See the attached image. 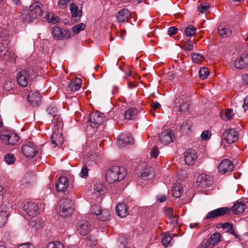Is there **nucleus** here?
<instances>
[{
  "label": "nucleus",
  "instance_id": "nucleus-9",
  "mask_svg": "<svg viewBox=\"0 0 248 248\" xmlns=\"http://www.w3.org/2000/svg\"><path fill=\"white\" fill-rule=\"evenodd\" d=\"M36 148V146L33 143L28 142L27 144L22 146V150L23 153L26 156L33 157L37 152Z\"/></svg>",
  "mask_w": 248,
  "mask_h": 248
},
{
  "label": "nucleus",
  "instance_id": "nucleus-59",
  "mask_svg": "<svg viewBox=\"0 0 248 248\" xmlns=\"http://www.w3.org/2000/svg\"><path fill=\"white\" fill-rule=\"evenodd\" d=\"M211 136V134L209 133V131L208 130L203 131L201 137L204 140H208L210 139Z\"/></svg>",
  "mask_w": 248,
  "mask_h": 248
},
{
  "label": "nucleus",
  "instance_id": "nucleus-64",
  "mask_svg": "<svg viewBox=\"0 0 248 248\" xmlns=\"http://www.w3.org/2000/svg\"><path fill=\"white\" fill-rule=\"evenodd\" d=\"M18 248H34V246L31 243H25L20 245Z\"/></svg>",
  "mask_w": 248,
  "mask_h": 248
},
{
  "label": "nucleus",
  "instance_id": "nucleus-13",
  "mask_svg": "<svg viewBox=\"0 0 248 248\" xmlns=\"http://www.w3.org/2000/svg\"><path fill=\"white\" fill-rule=\"evenodd\" d=\"M26 213L31 217H35L38 213L39 207L35 202H28L23 206Z\"/></svg>",
  "mask_w": 248,
  "mask_h": 248
},
{
  "label": "nucleus",
  "instance_id": "nucleus-40",
  "mask_svg": "<svg viewBox=\"0 0 248 248\" xmlns=\"http://www.w3.org/2000/svg\"><path fill=\"white\" fill-rule=\"evenodd\" d=\"M191 58L194 62L199 63L203 61L204 57L199 53H193L191 55Z\"/></svg>",
  "mask_w": 248,
  "mask_h": 248
},
{
  "label": "nucleus",
  "instance_id": "nucleus-20",
  "mask_svg": "<svg viewBox=\"0 0 248 248\" xmlns=\"http://www.w3.org/2000/svg\"><path fill=\"white\" fill-rule=\"evenodd\" d=\"M69 185L68 180L66 177H60L58 181L56 183V188L58 192H64Z\"/></svg>",
  "mask_w": 248,
  "mask_h": 248
},
{
  "label": "nucleus",
  "instance_id": "nucleus-41",
  "mask_svg": "<svg viewBox=\"0 0 248 248\" xmlns=\"http://www.w3.org/2000/svg\"><path fill=\"white\" fill-rule=\"evenodd\" d=\"M140 177L143 180H150L154 177V174L149 170H146L141 173Z\"/></svg>",
  "mask_w": 248,
  "mask_h": 248
},
{
  "label": "nucleus",
  "instance_id": "nucleus-45",
  "mask_svg": "<svg viewBox=\"0 0 248 248\" xmlns=\"http://www.w3.org/2000/svg\"><path fill=\"white\" fill-rule=\"evenodd\" d=\"M4 160L8 164H13L16 160L14 155L11 153L6 154L4 155Z\"/></svg>",
  "mask_w": 248,
  "mask_h": 248
},
{
  "label": "nucleus",
  "instance_id": "nucleus-4",
  "mask_svg": "<svg viewBox=\"0 0 248 248\" xmlns=\"http://www.w3.org/2000/svg\"><path fill=\"white\" fill-rule=\"evenodd\" d=\"M231 211V209L227 207H220L213 210L207 214L204 217L205 220L213 219L215 218L222 217L228 214Z\"/></svg>",
  "mask_w": 248,
  "mask_h": 248
},
{
  "label": "nucleus",
  "instance_id": "nucleus-14",
  "mask_svg": "<svg viewBox=\"0 0 248 248\" xmlns=\"http://www.w3.org/2000/svg\"><path fill=\"white\" fill-rule=\"evenodd\" d=\"M41 3L35 2L30 6L29 14L31 18H36L37 16H42L44 15V11L41 8Z\"/></svg>",
  "mask_w": 248,
  "mask_h": 248
},
{
  "label": "nucleus",
  "instance_id": "nucleus-1",
  "mask_svg": "<svg viewBox=\"0 0 248 248\" xmlns=\"http://www.w3.org/2000/svg\"><path fill=\"white\" fill-rule=\"evenodd\" d=\"M126 175V170L124 167H111L106 172V179L109 183H113L122 180Z\"/></svg>",
  "mask_w": 248,
  "mask_h": 248
},
{
  "label": "nucleus",
  "instance_id": "nucleus-34",
  "mask_svg": "<svg viewBox=\"0 0 248 248\" xmlns=\"http://www.w3.org/2000/svg\"><path fill=\"white\" fill-rule=\"evenodd\" d=\"M162 243L164 246L168 247L170 244L172 238L169 232L162 233Z\"/></svg>",
  "mask_w": 248,
  "mask_h": 248
},
{
  "label": "nucleus",
  "instance_id": "nucleus-21",
  "mask_svg": "<svg viewBox=\"0 0 248 248\" xmlns=\"http://www.w3.org/2000/svg\"><path fill=\"white\" fill-rule=\"evenodd\" d=\"M28 101L33 106H38L41 100V96L38 92H31L28 96Z\"/></svg>",
  "mask_w": 248,
  "mask_h": 248
},
{
  "label": "nucleus",
  "instance_id": "nucleus-51",
  "mask_svg": "<svg viewBox=\"0 0 248 248\" xmlns=\"http://www.w3.org/2000/svg\"><path fill=\"white\" fill-rule=\"evenodd\" d=\"M101 210V207L98 205H94L91 206V213L96 215L97 216L100 213Z\"/></svg>",
  "mask_w": 248,
  "mask_h": 248
},
{
  "label": "nucleus",
  "instance_id": "nucleus-10",
  "mask_svg": "<svg viewBox=\"0 0 248 248\" xmlns=\"http://www.w3.org/2000/svg\"><path fill=\"white\" fill-rule=\"evenodd\" d=\"M133 142L134 139L131 134L128 132H124L120 136L117 144L120 148H122L127 144L133 143Z\"/></svg>",
  "mask_w": 248,
  "mask_h": 248
},
{
  "label": "nucleus",
  "instance_id": "nucleus-62",
  "mask_svg": "<svg viewBox=\"0 0 248 248\" xmlns=\"http://www.w3.org/2000/svg\"><path fill=\"white\" fill-rule=\"evenodd\" d=\"M158 153H159L158 149L156 146H155L152 149V150L151 152L150 155L152 157L156 158L158 156Z\"/></svg>",
  "mask_w": 248,
  "mask_h": 248
},
{
  "label": "nucleus",
  "instance_id": "nucleus-30",
  "mask_svg": "<svg viewBox=\"0 0 248 248\" xmlns=\"http://www.w3.org/2000/svg\"><path fill=\"white\" fill-rule=\"evenodd\" d=\"M35 180V175L32 172H28L22 180L23 185L27 186L33 184Z\"/></svg>",
  "mask_w": 248,
  "mask_h": 248
},
{
  "label": "nucleus",
  "instance_id": "nucleus-32",
  "mask_svg": "<svg viewBox=\"0 0 248 248\" xmlns=\"http://www.w3.org/2000/svg\"><path fill=\"white\" fill-rule=\"evenodd\" d=\"M183 187L180 185L174 186L172 189V195L176 198L180 197L183 194Z\"/></svg>",
  "mask_w": 248,
  "mask_h": 248
},
{
  "label": "nucleus",
  "instance_id": "nucleus-23",
  "mask_svg": "<svg viewBox=\"0 0 248 248\" xmlns=\"http://www.w3.org/2000/svg\"><path fill=\"white\" fill-rule=\"evenodd\" d=\"M248 65V55L243 54L235 60L234 66L237 69H243Z\"/></svg>",
  "mask_w": 248,
  "mask_h": 248
},
{
  "label": "nucleus",
  "instance_id": "nucleus-44",
  "mask_svg": "<svg viewBox=\"0 0 248 248\" xmlns=\"http://www.w3.org/2000/svg\"><path fill=\"white\" fill-rule=\"evenodd\" d=\"M85 25L84 23H79L78 25L73 27L72 31L75 34H78L81 31L84 30Z\"/></svg>",
  "mask_w": 248,
  "mask_h": 248
},
{
  "label": "nucleus",
  "instance_id": "nucleus-22",
  "mask_svg": "<svg viewBox=\"0 0 248 248\" xmlns=\"http://www.w3.org/2000/svg\"><path fill=\"white\" fill-rule=\"evenodd\" d=\"M220 235L219 233L212 234L204 245V248H213L220 241Z\"/></svg>",
  "mask_w": 248,
  "mask_h": 248
},
{
  "label": "nucleus",
  "instance_id": "nucleus-42",
  "mask_svg": "<svg viewBox=\"0 0 248 248\" xmlns=\"http://www.w3.org/2000/svg\"><path fill=\"white\" fill-rule=\"evenodd\" d=\"M68 3L71 5L74 3L73 0H58V4L61 9L65 8Z\"/></svg>",
  "mask_w": 248,
  "mask_h": 248
},
{
  "label": "nucleus",
  "instance_id": "nucleus-61",
  "mask_svg": "<svg viewBox=\"0 0 248 248\" xmlns=\"http://www.w3.org/2000/svg\"><path fill=\"white\" fill-rule=\"evenodd\" d=\"M233 115L232 110L228 109L225 111V117L228 120H231L232 118Z\"/></svg>",
  "mask_w": 248,
  "mask_h": 248
},
{
  "label": "nucleus",
  "instance_id": "nucleus-56",
  "mask_svg": "<svg viewBox=\"0 0 248 248\" xmlns=\"http://www.w3.org/2000/svg\"><path fill=\"white\" fill-rule=\"evenodd\" d=\"M47 111L49 114L52 115L54 117V114H58V112L57 108L53 106H50L47 108Z\"/></svg>",
  "mask_w": 248,
  "mask_h": 248
},
{
  "label": "nucleus",
  "instance_id": "nucleus-54",
  "mask_svg": "<svg viewBox=\"0 0 248 248\" xmlns=\"http://www.w3.org/2000/svg\"><path fill=\"white\" fill-rule=\"evenodd\" d=\"M15 87V84L12 81H8L5 83L4 84L3 88L4 89L7 91H9L12 89H13Z\"/></svg>",
  "mask_w": 248,
  "mask_h": 248
},
{
  "label": "nucleus",
  "instance_id": "nucleus-29",
  "mask_svg": "<svg viewBox=\"0 0 248 248\" xmlns=\"http://www.w3.org/2000/svg\"><path fill=\"white\" fill-rule=\"evenodd\" d=\"M217 31L219 34L223 38L230 36L232 32L230 29L228 27H225L221 24L219 25Z\"/></svg>",
  "mask_w": 248,
  "mask_h": 248
},
{
  "label": "nucleus",
  "instance_id": "nucleus-49",
  "mask_svg": "<svg viewBox=\"0 0 248 248\" xmlns=\"http://www.w3.org/2000/svg\"><path fill=\"white\" fill-rule=\"evenodd\" d=\"M47 248H64L63 244L59 241L50 242L47 244Z\"/></svg>",
  "mask_w": 248,
  "mask_h": 248
},
{
  "label": "nucleus",
  "instance_id": "nucleus-6",
  "mask_svg": "<svg viewBox=\"0 0 248 248\" xmlns=\"http://www.w3.org/2000/svg\"><path fill=\"white\" fill-rule=\"evenodd\" d=\"M104 118L105 116L103 113L96 111L90 114L88 121L90 123L92 127H97L103 124Z\"/></svg>",
  "mask_w": 248,
  "mask_h": 248
},
{
  "label": "nucleus",
  "instance_id": "nucleus-38",
  "mask_svg": "<svg viewBox=\"0 0 248 248\" xmlns=\"http://www.w3.org/2000/svg\"><path fill=\"white\" fill-rule=\"evenodd\" d=\"M209 4L204 2L201 3L198 6V10L201 13L209 12Z\"/></svg>",
  "mask_w": 248,
  "mask_h": 248
},
{
  "label": "nucleus",
  "instance_id": "nucleus-52",
  "mask_svg": "<svg viewBox=\"0 0 248 248\" xmlns=\"http://www.w3.org/2000/svg\"><path fill=\"white\" fill-rule=\"evenodd\" d=\"M89 169L87 166L84 165L82 167L81 170L79 173V175L81 177L86 178L88 175Z\"/></svg>",
  "mask_w": 248,
  "mask_h": 248
},
{
  "label": "nucleus",
  "instance_id": "nucleus-60",
  "mask_svg": "<svg viewBox=\"0 0 248 248\" xmlns=\"http://www.w3.org/2000/svg\"><path fill=\"white\" fill-rule=\"evenodd\" d=\"M178 31V29L175 27H170L169 28L168 33L169 35L171 36L176 34Z\"/></svg>",
  "mask_w": 248,
  "mask_h": 248
},
{
  "label": "nucleus",
  "instance_id": "nucleus-43",
  "mask_svg": "<svg viewBox=\"0 0 248 248\" xmlns=\"http://www.w3.org/2000/svg\"><path fill=\"white\" fill-rule=\"evenodd\" d=\"M193 47L194 45L190 40H187L183 43L182 48L186 50L190 51L193 49Z\"/></svg>",
  "mask_w": 248,
  "mask_h": 248
},
{
  "label": "nucleus",
  "instance_id": "nucleus-47",
  "mask_svg": "<svg viewBox=\"0 0 248 248\" xmlns=\"http://www.w3.org/2000/svg\"><path fill=\"white\" fill-rule=\"evenodd\" d=\"M97 239L95 237L90 236L87 238L86 244L90 247L95 246L97 244Z\"/></svg>",
  "mask_w": 248,
  "mask_h": 248
},
{
  "label": "nucleus",
  "instance_id": "nucleus-36",
  "mask_svg": "<svg viewBox=\"0 0 248 248\" xmlns=\"http://www.w3.org/2000/svg\"><path fill=\"white\" fill-rule=\"evenodd\" d=\"M47 21L54 24L60 21V18L57 16H55L52 13H49L46 17Z\"/></svg>",
  "mask_w": 248,
  "mask_h": 248
},
{
  "label": "nucleus",
  "instance_id": "nucleus-50",
  "mask_svg": "<svg viewBox=\"0 0 248 248\" xmlns=\"http://www.w3.org/2000/svg\"><path fill=\"white\" fill-rule=\"evenodd\" d=\"M7 220V215L5 212H0V227L5 225Z\"/></svg>",
  "mask_w": 248,
  "mask_h": 248
},
{
  "label": "nucleus",
  "instance_id": "nucleus-58",
  "mask_svg": "<svg viewBox=\"0 0 248 248\" xmlns=\"http://www.w3.org/2000/svg\"><path fill=\"white\" fill-rule=\"evenodd\" d=\"M179 178L180 179H185L187 177V173L186 170H182L178 173Z\"/></svg>",
  "mask_w": 248,
  "mask_h": 248
},
{
  "label": "nucleus",
  "instance_id": "nucleus-17",
  "mask_svg": "<svg viewBox=\"0 0 248 248\" xmlns=\"http://www.w3.org/2000/svg\"><path fill=\"white\" fill-rule=\"evenodd\" d=\"M116 16L119 22H128L131 18V13L128 9L124 8L117 13Z\"/></svg>",
  "mask_w": 248,
  "mask_h": 248
},
{
  "label": "nucleus",
  "instance_id": "nucleus-3",
  "mask_svg": "<svg viewBox=\"0 0 248 248\" xmlns=\"http://www.w3.org/2000/svg\"><path fill=\"white\" fill-rule=\"evenodd\" d=\"M73 201L67 199H62L60 201V214L63 217H69L73 212Z\"/></svg>",
  "mask_w": 248,
  "mask_h": 248
},
{
  "label": "nucleus",
  "instance_id": "nucleus-8",
  "mask_svg": "<svg viewBox=\"0 0 248 248\" xmlns=\"http://www.w3.org/2000/svg\"><path fill=\"white\" fill-rule=\"evenodd\" d=\"M197 183L198 186L202 188H206L213 184V179L212 177L209 175L202 173L198 176Z\"/></svg>",
  "mask_w": 248,
  "mask_h": 248
},
{
  "label": "nucleus",
  "instance_id": "nucleus-35",
  "mask_svg": "<svg viewBox=\"0 0 248 248\" xmlns=\"http://www.w3.org/2000/svg\"><path fill=\"white\" fill-rule=\"evenodd\" d=\"M184 31L187 37H192L195 34L196 29L194 26L190 25L185 28Z\"/></svg>",
  "mask_w": 248,
  "mask_h": 248
},
{
  "label": "nucleus",
  "instance_id": "nucleus-39",
  "mask_svg": "<svg viewBox=\"0 0 248 248\" xmlns=\"http://www.w3.org/2000/svg\"><path fill=\"white\" fill-rule=\"evenodd\" d=\"M189 104L184 101H182L178 107V111L181 113H186L188 111Z\"/></svg>",
  "mask_w": 248,
  "mask_h": 248
},
{
  "label": "nucleus",
  "instance_id": "nucleus-31",
  "mask_svg": "<svg viewBox=\"0 0 248 248\" xmlns=\"http://www.w3.org/2000/svg\"><path fill=\"white\" fill-rule=\"evenodd\" d=\"M246 205L242 202H239L234 203L232 208V210L235 214L242 213L246 208Z\"/></svg>",
  "mask_w": 248,
  "mask_h": 248
},
{
  "label": "nucleus",
  "instance_id": "nucleus-53",
  "mask_svg": "<svg viewBox=\"0 0 248 248\" xmlns=\"http://www.w3.org/2000/svg\"><path fill=\"white\" fill-rule=\"evenodd\" d=\"M10 133H3L0 135V139L5 144H9Z\"/></svg>",
  "mask_w": 248,
  "mask_h": 248
},
{
  "label": "nucleus",
  "instance_id": "nucleus-18",
  "mask_svg": "<svg viewBox=\"0 0 248 248\" xmlns=\"http://www.w3.org/2000/svg\"><path fill=\"white\" fill-rule=\"evenodd\" d=\"M63 140L62 132L54 131L51 137V143L54 145V147L62 145Z\"/></svg>",
  "mask_w": 248,
  "mask_h": 248
},
{
  "label": "nucleus",
  "instance_id": "nucleus-27",
  "mask_svg": "<svg viewBox=\"0 0 248 248\" xmlns=\"http://www.w3.org/2000/svg\"><path fill=\"white\" fill-rule=\"evenodd\" d=\"M116 212L118 216L124 217L128 215L127 208L124 203L117 204L116 207Z\"/></svg>",
  "mask_w": 248,
  "mask_h": 248
},
{
  "label": "nucleus",
  "instance_id": "nucleus-15",
  "mask_svg": "<svg viewBox=\"0 0 248 248\" xmlns=\"http://www.w3.org/2000/svg\"><path fill=\"white\" fill-rule=\"evenodd\" d=\"M197 158L195 151L191 149H187L185 153V161L186 164L192 166Z\"/></svg>",
  "mask_w": 248,
  "mask_h": 248
},
{
  "label": "nucleus",
  "instance_id": "nucleus-2",
  "mask_svg": "<svg viewBox=\"0 0 248 248\" xmlns=\"http://www.w3.org/2000/svg\"><path fill=\"white\" fill-rule=\"evenodd\" d=\"M36 75L32 69L22 70L17 76V81L22 87L27 86L29 81L35 78Z\"/></svg>",
  "mask_w": 248,
  "mask_h": 248
},
{
  "label": "nucleus",
  "instance_id": "nucleus-46",
  "mask_svg": "<svg viewBox=\"0 0 248 248\" xmlns=\"http://www.w3.org/2000/svg\"><path fill=\"white\" fill-rule=\"evenodd\" d=\"M106 189V187L103 183L101 182H97L94 186V190L99 193H102Z\"/></svg>",
  "mask_w": 248,
  "mask_h": 248
},
{
  "label": "nucleus",
  "instance_id": "nucleus-25",
  "mask_svg": "<svg viewBox=\"0 0 248 248\" xmlns=\"http://www.w3.org/2000/svg\"><path fill=\"white\" fill-rule=\"evenodd\" d=\"M70 10L74 20H75L76 22H78L81 16V11L78 10V7L75 5L74 3L70 5Z\"/></svg>",
  "mask_w": 248,
  "mask_h": 248
},
{
  "label": "nucleus",
  "instance_id": "nucleus-12",
  "mask_svg": "<svg viewBox=\"0 0 248 248\" xmlns=\"http://www.w3.org/2000/svg\"><path fill=\"white\" fill-rule=\"evenodd\" d=\"M77 229L79 233L82 235H85L91 230L90 222L87 221L81 220L77 223Z\"/></svg>",
  "mask_w": 248,
  "mask_h": 248
},
{
  "label": "nucleus",
  "instance_id": "nucleus-16",
  "mask_svg": "<svg viewBox=\"0 0 248 248\" xmlns=\"http://www.w3.org/2000/svg\"><path fill=\"white\" fill-rule=\"evenodd\" d=\"M233 166L229 159H224L218 166V171L224 174L227 172H231L233 170Z\"/></svg>",
  "mask_w": 248,
  "mask_h": 248
},
{
  "label": "nucleus",
  "instance_id": "nucleus-37",
  "mask_svg": "<svg viewBox=\"0 0 248 248\" xmlns=\"http://www.w3.org/2000/svg\"><path fill=\"white\" fill-rule=\"evenodd\" d=\"M199 77L201 79L206 78L209 75V71L206 67H203L201 68L199 72Z\"/></svg>",
  "mask_w": 248,
  "mask_h": 248
},
{
  "label": "nucleus",
  "instance_id": "nucleus-26",
  "mask_svg": "<svg viewBox=\"0 0 248 248\" xmlns=\"http://www.w3.org/2000/svg\"><path fill=\"white\" fill-rule=\"evenodd\" d=\"M81 84V80L77 78L68 82V87L71 91L75 92L80 88Z\"/></svg>",
  "mask_w": 248,
  "mask_h": 248
},
{
  "label": "nucleus",
  "instance_id": "nucleus-48",
  "mask_svg": "<svg viewBox=\"0 0 248 248\" xmlns=\"http://www.w3.org/2000/svg\"><path fill=\"white\" fill-rule=\"evenodd\" d=\"M9 144L15 145L19 140V137L15 134L10 133L9 135Z\"/></svg>",
  "mask_w": 248,
  "mask_h": 248
},
{
  "label": "nucleus",
  "instance_id": "nucleus-28",
  "mask_svg": "<svg viewBox=\"0 0 248 248\" xmlns=\"http://www.w3.org/2000/svg\"><path fill=\"white\" fill-rule=\"evenodd\" d=\"M138 110L135 108H129L124 113V118L127 120L135 119L138 115Z\"/></svg>",
  "mask_w": 248,
  "mask_h": 248
},
{
  "label": "nucleus",
  "instance_id": "nucleus-24",
  "mask_svg": "<svg viewBox=\"0 0 248 248\" xmlns=\"http://www.w3.org/2000/svg\"><path fill=\"white\" fill-rule=\"evenodd\" d=\"M54 125V131L62 132L63 123L60 116L58 114H54V118L52 121Z\"/></svg>",
  "mask_w": 248,
  "mask_h": 248
},
{
  "label": "nucleus",
  "instance_id": "nucleus-19",
  "mask_svg": "<svg viewBox=\"0 0 248 248\" xmlns=\"http://www.w3.org/2000/svg\"><path fill=\"white\" fill-rule=\"evenodd\" d=\"M13 56V53L9 50L7 44L4 43H1L0 46V56L5 61H9Z\"/></svg>",
  "mask_w": 248,
  "mask_h": 248
},
{
  "label": "nucleus",
  "instance_id": "nucleus-11",
  "mask_svg": "<svg viewBox=\"0 0 248 248\" xmlns=\"http://www.w3.org/2000/svg\"><path fill=\"white\" fill-rule=\"evenodd\" d=\"M174 131L168 130L162 132L160 135V141L164 145H167L172 142L174 139Z\"/></svg>",
  "mask_w": 248,
  "mask_h": 248
},
{
  "label": "nucleus",
  "instance_id": "nucleus-5",
  "mask_svg": "<svg viewBox=\"0 0 248 248\" xmlns=\"http://www.w3.org/2000/svg\"><path fill=\"white\" fill-rule=\"evenodd\" d=\"M54 39L57 40L68 39L70 37V32L67 29L54 26L52 31Z\"/></svg>",
  "mask_w": 248,
  "mask_h": 248
},
{
  "label": "nucleus",
  "instance_id": "nucleus-63",
  "mask_svg": "<svg viewBox=\"0 0 248 248\" xmlns=\"http://www.w3.org/2000/svg\"><path fill=\"white\" fill-rule=\"evenodd\" d=\"M165 214L169 218H171L174 216L173 214V210L171 208H167Z\"/></svg>",
  "mask_w": 248,
  "mask_h": 248
},
{
  "label": "nucleus",
  "instance_id": "nucleus-57",
  "mask_svg": "<svg viewBox=\"0 0 248 248\" xmlns=\"http://www.w3.org/2000/svg\"><path fill=\"white\" fill-rule=\"evenodd\" d=\"M118 241L120 242L121 245L119 247L120 248H125V244L126 243V239L123 236H119L118 238Z\"/></svg>",
  "mask_w": 248,
  "mask_h": 248
},
{
  "label": "nucleus",
  "instance_id": "nucleus-7",
  "mask_svg": "<svg viewBox=\"0 0 248 248\" xmlns=\"http://www.w3.org/2000/svg\"><path fill=\"white\" fill-rule=\"evenodd\" d=\"M238 139L237 132L234 129H227L222 135V140H225L229 144L235 142L238 140Z\"/></svg>",
  "mask_w": 248,
  "mask_h": 248
},
{
  "label": "nucleus",
  "instance_id": "nucleus-55",
  "mask_svg": "<svg viewBox=\"0 0 248 248\" xmlns=\"http://www.w3.org/2000/svg\"><path fill=\"white\" fill-rule=\"evenodd\" d=\"M9 32L7 29H2L0 30V38L3 40H6L8 38Z\"/></svg>",
  "mask_w": 248,
  "mask_h": 248
},
{
  "label": "nucleus",
  "instance_id": "nucleus-33",
  "mask_svg": "<svg viewBox=\"0 0 248 248\" xmlns=\"http://www.w3.org/2000/svg\"><path fill=\"white\" fill-rule=\"evenodd\" d=\"M110 214V212L107 209L102 210L100 213L97 216L98 218L102 221H105L109 219Z\"/></svg>",
  "mask_w": 248,
  "mask_h": 248
}]
</instances>
